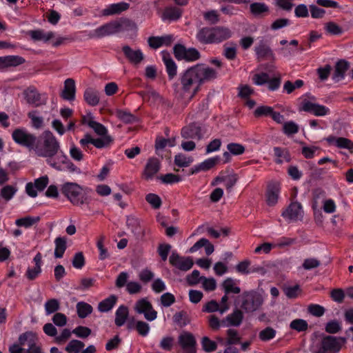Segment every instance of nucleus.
<instances>
[{
    "instance_id": "nucleus-1",
    "label": "nucleus",
    "mask_w": 353,
    "mask_h": 353,
    "mask_svg": "<svg viewBox=\"0 0 353 353\" xmlns=\"http://www.w3.org/2000/svg\"><path fill=\"white\" fill-rule=\"evenodd\" d=\"M217 72L205 64L199 63L185 70L179 77L181 91L193 97L205 82L215 79Z\"/></svg>"
},
{
    "instance_id": "nucleus-2",
    "label": "nucleus",
    "mask_w": 353,
    "mask_h": 353,
    "mask_svg": "<svg viewBox=\"0 0 353 353\" xmlns=\"http://www.w3.org/2000/svg\"><path fill=\"white\" fill-rule=\"evenodd\" d=\"M59 149V143L56 137L50 131L46 130L37 137L33 151L38 157L48 158V163L51 167L57 170H61L59 163L52 159Z\"/></svg>"
},
{
    "instance_id": "nucleus-3",
    "label": "nucleus",
    "mask_w": 353,
    "mask_h": 353,
    "mask_svg": "<svg viewBox=\"0 0 353 353\" xmlns=\"http://www.w3.org/2000/svg\"><path fill=\"white\" fill-rule=\"evenodd\" d=\"M82 188L76 183L66 182L61 185V193L74 205L80 206L87 203Z\"/></svg>"
},
{
    "instance_id": "nucleus-4",
    "label": "nucleus",
    "mask_w": 353,
    "mask_h": 353,
    "mask_svg": "<svg viewBox=\"0 0 353 353\" xmlns=\"http://www.w3.org/2000/svg\"><path fill=\"white\" fill-rule=\"evenodd\" d=\"M241 307L246 312L258 310L263 302V297L256 292H246L241 296Z\"/></svg>"
},
{
    "instance_id": "nucleus-5",
    "label": "nucleus",
    "mask_w": 353,
    "mask_h": 353,
    "mask_svg": "<svg viewBox=\"0 0 353 353\" xmlns=\"http://www.w3.org/2000/svg\"><path fill=\"white\" fill-rule=\"evenodd\" d=\"M344 341L342 338L326 336L321 339L315 353H337L341 349L342 343Z\"/></svg>"
},
{
    "instance_id": "nucleus-6",
    "label": "nucleus",
    "mask_w": 353,
    "mask_h": 353,
    "mask_svg": "<svg viewBox=\"0 0 353 353\" xmlns=\"http://www.w3.org/2000/svg\"><path fill=\"white\" fill-rule=\"evenodd\" d=\"M13 140L19 145L32 150L37 141V137L22 128L15 129L12 134Z\"/></svg>"
},
{
    "instance_id": "nucleus-7",
    "label": "nucleus",
    "mask_w": 353,
    "mask_h": 353,
    "mask_svg": "<svg viewBox=\"0 0 353 353\" xmlns=\"http://www.w3.org/2000/svg\"><path fill=\"white\" fill-rule=\"evenodd\" d=\"M181 350L178 353H196V341L194 335L188 332H183L178 338Z\"/></svg>"
},
{
    "instance_id": "nucleus-8",
    "label": "nucleus",
    "mask_w": 353,
    "mask_h": 353,
    "mask_svg": "<svg viewBox=\"0 0 353 353\" xmlns=\"http://www.w3.org/2000/svg\"><path fill=\"white\" fill-rule=\"evenodd\" d=\"M170 263L176 269L187 272L193 265V259L190 256H181L177 252H173L169 258Z\"/></svg>"
},
{
    "instance_id": "nucleus-9",
    "label": "nucleus",
    "mask_w": 353,
    "mask_h": 353,
    "mask_svg": "<svg viewBox=\"0 0 353 353\" xmlns=\"http://www.w3.org/2000/svg\"><path fill=\"white\" fill-rule=\"evenodd\" d=\"M304 212L302 205L297 201L292 202L289 206L282 212V216L290 221L302 220Z\"/></svg>"
},
{
    "instance_id": "nucleus-10",
    "label": "nucleus",
    "mask_w": 353,
    "mask_h": 353,
    "mask_svg": "<svg viewBox=\"0 0 353 353\" xmlns=\"http://www.w3.org/2000/svg\"><path fill=\"white\" fill-rule=\"evenodd\" d=\"M134 310L139 314H143L145 318L150 321L156 319L157 316V312L153 309L152 304L145 299H141L137 301Z\"/></svg>"
},
{
    "instance_id": "nucleus-11",
    "label": "nucleus",
    "mask_w": 353,
    "mask_h": 353,
    "mask_svg": "<svg viewBox=\"0 0 353 353\" xmlns=\"http://www.w3.org/2000/svg\"><path fill=\"white\" fill-rule=\"evenodd\" d=\"M23 94L26 102L34 107H39L46 104V99H42L41 94L33 87H29L26 89Z\"/></svg>"
},
{
    "instance_id": "nucleus-12",
    "label": "nucleus",
    "mask_w": 353,
    "mask_h": 353,
    "mask_svg": "<svg viewBox=\"0 0 353 353\" xmlns=\"http://www.w3.org/2000/svg\"><path fill=\"white\" fill-rule=\"evenodd\" d=\"M122 52L125 59L133 65H139L144 59V55L141 50H133L128 45L122 47Z\"/></svg>"
},
{
    "instance_id": "nucleus-13",
    "label": "nucleus",
    "mask_w": 353,
    "mask_h": 353,
    "mask_svg": "<svg viewBox=\"0 0 353 353\" xmlns=\"http://www.w3.org/2000/svg\"><path fill=\"white\" fill-rule=\"evenodd\" d=\"M181 136L186 139L200 140L203 137L201 128L196 123H192L181 130Z\"/></svg>"
},
{
    "instance_id": "nucleus-14",
    "label": "nucleus",
    "mask_w": 353,
    "mask_h": 353,
    "mask_svg": "<svg viewBox=\"0 0 353 353\" xmlns=\"http://www.w3.org/2000/svg\"><path fill=\"white\" fill-rule=\"evenodd\" d=\"M161 163L159 159L155 157L150 158L145 166L143 172V177L145 180L152 179L153 176L159 171Z\"/></svg>"
},
{
    "instance_id": "nucleus-15",
    "label": "nucleus",
    "mask_w": 353,
    "mask_h": 353,
    "mask_svg": "<svg viewBox=\"0 0 353 353\" xmlns=\"http://www.w3.org/2000/svg\"><path fill=\"white\" fill-rule=\"evenodd\" d=\"M301 110L313 113L316 116H324L327 114L328 112V109L324 105L314 103L307 100L303 101Z\"/></svg>"
},
{
    "instance_id": "nucleus-16",
    "label": "nucleus",
    "mask_w": 353,
    "mask_h": 353,
    "mask_svg": "<svg viewBox=\"0 0 353 353\" xmlns=\"http://www.w3.org/2000/svg\"><path fill=\"white\" fill-rule=\"evenodd\" d=\"M279 192V183L270 182L268 183L266 192V201L268 205L273 206L277 203Z\"/></svg>"
},
{
    "instance_id": "nucleus-17",
    "label": "nucleus",
    "mask_w": 353,
    "mask_h": 353,
    "mask_svg": "<svg viewBox=\"0 0 353 353\" xmlns=\"http://www.w3.org/2000/svg\"><path fill=\"white\" fill-rule=\"evenodd\" d=\"M126 224L138 238L143 239L145 236V230L141 227L140 221L137 217L133 215L128 216Z\"/></svg>"
},
{
    "instance_id": "nucleus-18",
    "label": "nucleus",
    "mask_w": 353,
    "mask_h": 353,
    "mask_svg": "<svg viewBox=\"0 0 353 353\" xmlns=\"http://www.w3.org/2000/svg\"><path fill=\"white\" fill-rule=\"evenodd\" d=\"M116 33H118L117 26L115 21H112L94 30L91 37L101 38Z\"/></svg>"
},
{
    "instance_id": "nucleus-19",
    "label": "nucleus",
    "mask_w": 353,
    "mask_h": 353,
    "mask_svg": "<svg viewBox=\"0 0 353 353\" xmlns=\"http://www.w3.org/2000/svg\"><path fill=\"white\" fill-rule=\"evenodd\" d=\"M254 51L259 61L266 59L275 60V56L270 47L263 42H261L255 47Z\"/></svg>"
},
{
    "instance_id": "nucleus-20",
    "label": "nucleus",
    "mask_w": 353,
    "mask_h": 353,
    "mask_svg": "<svg viewBox=\"0 0 353 353\" xmlns=\"http://www.w3.org/2000/svg\"><path fill=\"white\" fill-rule=\"evenodd\" d=\"M350 68V63L344 60L341 59L337 61L334 66V71L332 75V79L334 81L338 82L343 79L345 77V72Z\"/></svg>"
},
{
    "instance_id": "nucleus-21",
    "label": "nucleus",
    "mask_w": 353,
    "mask_h": 353,
    "mask_svg": "<svg viewBox=\"0 0 353 353\" xmlns=\"http://www.w3.org/2000/svg\"><path fill=\"white\" fill-rule=\"evenodd\" d=\"M213 43H219L231 37V31L225 27L217 26L212 28Z\"/></svg>"
},
{
    "instance_id": "nucleus-22",
    "label": "nucleus",
    "mask_w": 353,
    "mask_h": 353,
    "mask_svg": "<svg viewBox=\"0 0 353 353\" xmlns=\"http://www.w3.org/2000/svg\"><path fill=\"white\" fill-rule=\"evenodd\" d=\"M25 62V59L19 56L10 55L6 57H0V69L8 68V67H16Z\"/></svg>"
},
{
    "instance_id": "nucleus-23",
    "label": "nucleus",
    "mask_w": 353,
    "mask_h": 353,
    "mask_svg": "<svg viewBox=\"0 0 353 353\" xmlns=\"http://www.w3.org/2000/svg\"><path fill=\"white\" fill-rule=\"evenodd\" d=\"M130 4L125 2H120L113 3L102 10L103 16H110L114 14H119L123 11L128 10Z\"/></svg>"
},
{
    "instance_id": "nucleus-24",
    "label": "nucleus",
    "mask_w": 353,
    "mask_h": 353,
    "mask_svg": "<svg viewBox=\"0 0 353 353\" xmlns=\"http://www.w3.org/2000/svg\"><path fill=\"white\" fill-rule=\"evenodd\" d=\"M75 81L72 79H67L64 82V88L61 92L63 99L68 101H72L75 97Z\"/></svg>"
},
{
    "instance_id": "nucleus-25",
    "label": "nucleus",
    "mask_w": 353,
    "mask_h": 353,
    "mask_svg": "<svg viewBox=\"0 0 353 353\" xmlns=\"http://www.w3.org/2000/svg\"><path fill=\"white\" fill-rule=\"evenodd\" d=\"M115 24L117 26V32L124 31H137V24L130 19L128 18H120L118 20H115Z\"/></svg>"
},
{
    "instance_id": "nucleus-26",
    "label": "nucleus",
    "mask_w": 353,
    "mask_h": 353,
    "mask_svg": "<svg viewBox=\"0 0 353 353\" xmlns=\"http://www.w3.org/2000/svg\"><path fill=\"white\" fill-rule=\"evenodd\" d=\"M205 248V254L210 255L214 250V245L207 239L202 238L196 242L189 250L190 252L193 253L201 248Z\"/></svg>"
},
{
    "instance_id": "nucleus-27",
    "label": "nucleus",
    "mask_w": 353,
    "mask_h": 353,
    "mask_svg": "<svg viewBox=\"0 0 353 353\" xmlns=\"http://www.w3.org/2000/svg\"><path fill=\"white\" fill-rule=\"evenodd\" d=\"M37 335L32 332H26L21 334L19 337V343L20 346L28 347L29 348L34 343H38Z\"/></svg>"
},
{
    "instance_id": "nucleus-28",
    "label": "nucleus",
    "mask_w": 353,
    "mask_h": 353,
    "mask_svg": "<svg viewBox=\"0 0 353 353\" xmlns=\"http://www.w3.org/2000/svg\"><path fill=\"white\" fill-rule=\"evenodd\" d=\"M219 161V157H214V158H210L208 159L201 163H200L199 165L192 168L190 171V174H194V173H196L200 171H206L211 168H212Z\"/></svg>"
},
{
    "instance_id": "nucleus-29",
    "label": "nucleus",
    "mask_w": 353,
    "mask_h": 353,
    "mask_svg": "<svg viewBox=\"0 0 353 353\" xmlns=\"http://www.w3.org/2000/svg\"><path fill=\"white\" fill-rule=\"evenodd\" d=\"M83 97L90 105L95 106L99 103V92L92 88H88L85 90Z\"/></svg>"
},
{
    "instance_id": "nucleus-30",
    "label": "nucleus",
    "mask_w": 353,
    "mask_h": 353,
    "mask_svg": "<svg viewBox=\"0 0 353 353\" xmlns=\"http://www.w3.org/2000/svg\"><path fill=\"white\" fill-rule=\"evenodd\" d=\"M243 319V312L240 310L236 309L231 314L228 315L226 319L222 321V323H224L225 321H228V325L239 326L241 325Z\"/></svg>"
},
{
    "instance_id": "nucleus-31",
    "label": "nucleus",
    "mask_w": 353,
    "mask_h": 353,
    "mask_svg": "<svg viewBox=\"0 0 353 353\" xmlns=\"http://www.w3.org/2000/svg\"><path fill=\"white\" fill-rule=\"evenodd\" d=\"M163 61L166 66V70L168 77L170 79H173L176 75L177 67L174 61L170 57L168 53L163 54Z\"/></svg>"
},
{
    "instance_id": "nucleus-32",
    "label": "nucleus",
    "mask_w": 353,
    "mask_h": 353,
    "mask_svg": "<svg viewBox=\"0 0 353 353\" xmlns=\"http://www.w3.org/2000/svg\"><path fill=\"white\" fill-rule=\"evenodd\" d=\"M197 39L202 43H213L212 28H203L196 34Z\"/></svg>"
},
{
    "instance_id": "nucleus-33",
    "label": "nucleus",
    "mask_w": 353,
    "mask_h": 353,
    "mask_svg": "<svg viewBox=\"0 0 353 353\" xmlns=\"http://www.w3.org/2000/svg\"><path fill=\"white\" fill-rule=\"evenodd\" d=\"M55 250H54V257L61 258L67 248V241L65 237H57L54 240Z\"/></svg>"
},
{
    "instance_id": "nucleus-34",
    "label": "nucleus",
    "mask_w": 353,
    "mask_h": 353,
    "mask_svg": "<svg viewBox=\"0 0 353 353\" xmlns=\"http://www.w3.org/2000/svg\"><path fill=\"white\" fill-rule=\"evenodd\" d=\"M182 10L176 7L166 8L163 13V19L175 21L181 17Z\"/></svg>"
},
{
    "instance_id": "nucleus-35",
    "label": "nucleus",
    "mask_w": 353,
    "mask_h": 353,
    "mask_svg": "<svg viewBox=\"0 0 353 353\" xmlns=\"http://www.w3.org/2000/svg\"><path fill=\"white\" fill-rule=\"evenodd\" d=\"M117 301V296L111 295L99 303L98 309L101 312H108L114 307Z\"/></svg>"
},
{
    "instance_id": "nucleus-36",
    "label": "nucleus",
    "mask_w": 353,
    "mask_h": 353,
    "mask_svg": "<svg viewBox=\"0 0 353 353\" xmlns=\"http://www.w3.org/2000/svg\"><path fill=\"white\" fill-rule=\"evenodd\" d=\"M115 324L120 327L123 325L128 316V309L125 305H121L116 311Z\"/></svg>"
},
{
    "instance_id": "nucleus-37",
    "label": "nucleus",
    "mask_w": 353,
    "mask_h": 353,
    "mask_svg": "<svg viewBox=\"0 0 353 353\" xmlns=\"http://www.w3.org/2000/svg\"><path fill=\"white\" fill-rule=\"evenodd\" d=\"M92 307L83 301L79 302L77 304V312L81 319H84L92 312Z\"/></svg>"
},
{
    "instance_id": "nucleus-38",
    "label": "nucleus",
    "mask_w": 353,
    "mask_h": 353,
    "mask_svg": "<svg viewBox=\"0 0 353 353\" xmlns=\"http://www.w3.org/2000/svg\"><path fill=\"white\" fill-rule=\"evenodd\" d=\"M225 294H239L241 292L239 287L235 285L234 281L231 278L226 279L222 283Z\"/></svg>"
},
{
    "instance_id": "nucleus-39",
    "label": "nucleus",
    "mask_w": 353,
    "mask_h": 353,
    "mask_svg": "<svg viewBox=\"0 0 353 353\" xmlns=\"http://www.w3.org/2000/svg\"><path fill=\"white\" fill-rule=\"evenodd\" d=\"M105 240V236L104 234H101L99 236L97 246L99 250V259L103 261L108 259L110 256V253L107 248L104 246V241Z\"/></svg>"
},
{
    "instance_id": "nucleus-40",
    "label": "nucleus",
    "mask_w": 353,
    "mask_h": 353,
    "mask_svg": "<svg viewBox=\"0 0 353 353\" xmlns=\"http://www.w3.org/2000/svg\"><path fill=\"white\" fill-rule=\"evenodd\" d=\"M29 34L30 35L31 38L35 41L43 40L45 41H48L54 37V34L52 32L45 34L41 30H32L29 32Z\"/></svg>"
},
{
    "instance_id": "nucleus-41",
    "label": "nucleus",
    "mask_w": 353,
    "mask_h": 353,
    "mask_svg": "<svg viewBox=\"0 0 353 353\" xmlns=\"http://www.w3.org/2000/svg\"><path fill=\"white\" fill-rule=\"evenodd\" d=\"M251 13L254 16H259L263 12H268L269 8L264 3H252L250 6Z\"/></svg>"
},
{
    "instance_id": "nucleus-42",
    "label": "nucleus",
    "mask_w": 353,
    "mask_h": 353,
    "mask_svg": "<svg viewBox=\"0 0 353 353\" xmlns=\"http://www.w3.org/2000/svg\"><path fill=\"white\" fill-rule=\"evenodd\" d=\"M40 220L39 216L32 217V216H25L23 218L19 219L16 221L15 223L17 226H23L25 228H29L34 224L39 222Z\"/></svg>"
},
{
    "instance_id": "nucleus-43",
    "label": "nucleus",
    "mask_w": 353,
    "mask_h": 353,
    "mask_svg": "<svg viewBox=\"0 0 353 353\" xmlns=\"http://www.w3.org/2000/svg\"><path fill=\"white\" fill-rule=\"evenodd\" d=\"M290 327L299 332H305L308 329V324L305 320L296 319L290 323Z\"/></svg>"
},
{
    "instance_id": "nucleus-44",
    "label": "nucleus",
    "mask_w": 353,
    "mask_h": 353,
    "mask_svg": "<svg viewBox=\"0 0 353 353\" xmlns=\"http://www.w3.org/2000/svg\"><path fill=\"white\" fill-rule=\"evenodd\" d=\"M274 151L275 156L277 157L276 161L277 163H282L283 161L286 162L290 161V156L288 150L276 147L274 148Z\"/></svg>"
},
{
    "instance_id": "nucleus-45",
    "label": "nucleus",
    "mask_w": 353,
    "mask_h": 353,
    "mask_svg": "<svg viewBox=\"0 0 353 353\" xmlns=\"http://www.w3.org/2000/svg\"><path fill=\"white\" fill-rule=\"evenodd\" d=\"M92 145L97 148H103L108 147L112 142V138L111 136H102L101 138L93 139L92 137Z\"/></svg>"
},
{
    "instance_id": "nucleus-46",
    "label": "nucleus",
    "mask_w": 353,
    "mask_h": 353,
    "mask_svg": "<svg viewBox=\"0 0 353 353\" xmlns=\"http://www.w3.org/2000/svg\"><path fill=\"white\" fill-rule=\"evenodd\" d=\"M192 161L191 157H186L183 154H179L174 157V164L181 168L188 167Z\"/></svg>"
},
{
    "instance_id": "nucleus-47",
    "label": "nucleus",
    "mask_w": 353,
    "mask_h": 353,
    "mask_svg": "<svg viewBox=\"0 0 353 353\" xmlns=\"http://www.w3.org/2000/svg\"><path fill=\"white\" fill-rule=\"evenodd\" d=\"M84 343L79 340H72L65 347V350L69 353H78L84 347Z\"/></svg>"
},
{
    "instance_id": "nucleus-48",
    "label": "nucleus",
    "mask_w": 353,
    "mask_h": 353,
    "mask_svg": "<svg viewBox=\"0 0 353 353\" xmlns=\"http://www.w3.org/2000/svg\"><path fill=\"white\" fill-rule=\"evenodd\" d=\"M299 125L294 121H288L283 123V132L288 136L293 135L299 132Z\"/></svg>"
},
{
    "instance_id": "nucleus-49",
    "label": "nucleus",
    "mask_w": 353,
    "mask_h": 353,
    "mask_svg": "<svg viewBox=\"0 0 353 353\" xmlns=\"http://www.w3.org/2000/svg\"><path fill=\"white\" fill-rule=\"evenodd\" d=\"M60 162L65 165L67 170L70 172H76L78 174L81 173V170L79 168L76 166L70 160L68 159V157L63 154L60 157Z\"/></svg>"
},
{
    "instance_id": "nucleus-50",
    "label": "nucleus",
    "mask_w": 353,
    "mask_h": 353,
    "mask_svg": "<svg viewBox=\"0 0 353 353\" xmlns=\"http://www.w3.org/2000/svg\"><path fill=\"white\" fill-rule=\"evenodd\" d=\"M38 112L32 110L28 112V117L31 119L32 125L34 128H41L43 123V119L41 117L37 116Z\"/></svg>"
},
{
    "instance_id": "nucleus-51",
    "label": "nucleus",
    "mask_w": 353,
    "mask_h": 353,
    "mask_svg": "<svg viewBox=\"0 0 353 353\" xmlns=\"http://www.w3.org/2000/svg\"><path fill=\"white\" fill-rule=\"evenodd\" d=\"M60 308V304L57 299H51L45 303V310L47 314H52L58 311Z\"/></svg>"
},
{
    "instance_id": "nucleus-52",
    "label": "nucleus",
    "mask_w": 353,
    "mask_h": 353,
    "mask_svg": "<svg viewBox=\"0 0 353 353\" xmlns=\"http://www.w3.org/2000/svg\"><path fill=\"white\" fill-rule=\"evenodd\" d=\"M116 115L120 120L126 123H133L136 119L135 117L130 112L121 110H117Z\"/></svg>"
},
{
    "instance_id": "nucleus-53",
    "label": "nucleus",
    "mask_w": 353,
    "mask_h": 353,
    "mask_svg": "<svg viewBox=\"0 0 353 353\" xmlns=\"http://www.w3.org/2000/svg\"><path fill=\"white\" fill-rule=\"evenodd\" d=\"M145 200L154 209H159L162 203L161 198L157 194L153 193L147 194Z\"/></svg>"
},
{
    "instance_id": "nucleus-54",
    "label": "nucleus",
    "mask_w": 353,
    "mask_h": 353,
    "mask_svg": "<svg viewBox=\"0 0 353 353\" xmlns=\"http://www.w3.org/2000/svg\"><path fill=\"white\" fill-rule=\"evenodd\" d=\"M273 108L270 106L268 105H261L256 108V109L254 111V115L256 117H271L272 113H273Z\"/></svg>"
},
{
    "instance_id": "nucleus-55",
    "label": "nucleus",
    "mask_w": 353,
    "mask_h": 353,
    "mask_svg": "<svg viewBox=\"0 0 353 353\" xmlns=\"http://www.w3.org/2000/svg\"><path fill=\"white\" fill-rule=\"evenodd\" d=\"M276 335V331L271 327H267L259 334V339L263 341H269Z\"/></svg>"
},
{
    "instance_id": "nucleus-56",
    "label": "nucleus",
    "mask_w": 353,
    "mask_h": 353,
    "mask_svg": "<svg viewBox=\"0 0 353 353\" xmlns=\"http://www.w3.org/2000/svg\"><path fill=\"white\" fill-rule=\"evenodd\" d=\"M283 292L288 298L296 299L301 293V290L299 285H295L294 286L285 288Z\"/></svg>"
},
{
    "instance_id": "nucleus-57",
    "label": "nucleus",
    "mask_w": 353,
    "mask_h": 353,
    "mask_svg": "<svg viewBox=\"0 0 353 353\" xmlns=\"http://www.w3.org/2000/svg\"><path fill=\"white\" fill-rule=\"evenodd\" d=\"M159 179L162 181V183L165 184L178 183L181 181V177L179 175L172 173L161 175Z\"/></svg>"
},
{
    "instance_id": "nucleus-58",
    "label": "nucleus",
    "mask_w": 353,
    "mask_h": 353,
    "mask_svg": "<svg viewBox=\"0 0 353 353\" xmlns=\"http://www.w3.org/2000/svg\"><path fill=\"white\" fill-rule=\"evenodd\" d=\"M88 125L92 128L98 135L109 136L107 134V129L102 124L94 121H90Z\"/></svg>"
},
{
    "instance_id": "nucleus-59",
    "label": "nucleus",
    "mask_w": 353,
    "mask_h": 353,
    "mask_svg": "<svg viewBox=\"0 0 353 353\" xmlns=\"http://www.w3.org/2000/svg\"><path fill=\"white\" fill-rule=\"evenodd\" d=\"M336 147L339 148H345L353 152V142L345 137H338L336 140Z\"/></svg>"
},
{
    "instance_id": "nucleus-60",
    "label": "nucleus",
    "mask_w": 353,
    "mask_h": 353,
    "mask_svg": "<svg viewBox=\"0 0 353 353\" xmlns=\"http://www.w3.org/2000/svg\"><path fill=\"white\" fill-rule=\"evenodd\" d=\"M201 343L203 349L207 352H213L217 348L216 343L210 340L208 336H203L202 338Z\"/></svg>"
},
{
    "instance_id": "nucleus-61",
    "label": "nucleus",
    "mask_w": 353,
    "mask_h": 353,
    "mask_svg": "<svg viewBox=\"0 0 353 353\" xmlns=\"http://www.w3.org/2000/svg\"><path fill=\"white\" fill-rule=\"evenodd\" d=\"M17 192V189L12 185H7L1 190V195L6 200L9 201Z\"/></svg>"
},
{
    "instance_id": "nucleus-62",
    "label": "nucleus",
    "mask_w": 353,
    "mask_h": 353,
    "mask_svg": "<svg viewBox=\"0 0 353 353\" xmlns=\"http://www.w3.org/2000/svg\"><path fill=\"white\" fill-rule=\"evenodd\" d=\"M307 311L312 315L316 317H320L324 314L325 310L323 306L320 305L311 304L308 306Z\"/></svg>"
},
{
    "instance_id": "nucleus-63",
    "label": "nucleus",
    "mask_w": 353,
    "mask_h": 353,
    "mask_svg": "<svg viewBox=\"0 0 353 353\" xmlns=\"http://www.w3.org/2000/svg\"><path fill=\"white\" fill-rule=\"evenodd\" d=\"M228 151L234 155H240L245 152V147L236 143H231L227 145Z\"/></svg>"
},
{
    "instance_id": "nucleus-64",
    "label": "nucleus",
    "mask_w": 353,
    "mask_h": 353,
    "mask_svg": "<svg viewBox=\"0 0 353 353\" xmlns=\"http://www.w3.org/2000/svg\"><path fill=\"white\" fill-rule=\"evenodd\" d=\"M238 89V96L242 99H248L254 93V90L248 85H241Z\"/></svg>"
}]
</instances>
